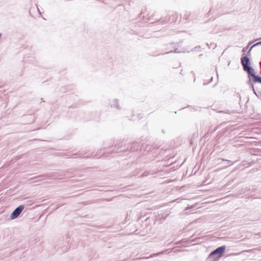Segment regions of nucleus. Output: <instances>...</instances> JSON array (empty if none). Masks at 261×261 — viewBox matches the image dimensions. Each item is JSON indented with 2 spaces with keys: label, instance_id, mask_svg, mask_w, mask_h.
I'll list each match as a JSON object with an SVG mask.
<instances>
[{
  "label": "nucleus",
  "instance_id": "9b49d317",
  "mask_svg": "<svg viewBox=\"0 0 261 261\" xmlns=\"http://www.w3.org/2000/svg\"><path fill=\"white\" fill-rule=\"evenodd\" d=\"M247 48H248V46L245 47L243 48V50H242V51H243V52H245V51H246L247 50Z\"/></svg>",
  "mask_w": 261,
  "mask_h": 261
},
{
  "label": "nucleus",
  "instance_id": "423d86ee",
  "mask_svg": "<svg viewBox=\"0 0 261 261\" xmlns=\"http://www.w3.org/2000/svg\"><path fill=\"white\" fill-rule=\"evenodd\" d=\"M112 106H113L114 107L117 108V109L119 108H118V102L117 100H114V103L112 105Z\"/></svg>",
  "mask_w": 261,
  "mask_h": 261
},
{
  "label": "nucleus",
  "instance_id": "0eeeda50",
  "mask_svg": "<svg viewBox=\"0 0 261 261\" xmlns=\"http://www.w3.org/2000/svg\"><path fill=\"white\" fill-rule=\"evenodd\" d=\"M163 253V252H159V253H155V254H152L148 258L152 257L153 256H155L158 255L159 254H162Z\"/></svg>",
  "mask_w": 261,
  "mask_h": 261
},
{
  "label": "nucleus",
  "instance_id": "20e7f679",
  "mask_svg": "<svg viewBox=\"0 0 261 261\" xmlns=\"http://www.w3.org/2000/svg\"><path fill=\"white\" fill-rule=\"evenodd\" d=\"M245 71H247L248 73L252 77H253L255 73L254 72V69L251 67L248 66V67H246L245 69H244Z\"/></svg>",
  "mask_w": 261,
  "mask_h": 261
},
{
  "label": "nucleus",
  "instance_id": "9d476101",
  "mask_svg": "<svg viewBox=\"0 0 261 261\" xmlns=\"http://www.w3.org/2000/svg\"><path fill=\"white\" fill-rule=\"evenodd\" d=\"M252 48L253 47H252V46H251V48H250V49L249 50V51L247 53V55H248V56L250 55V51H251V50L252 49Z\"/></svg>",
  "mask_w": 261,
  "mask_h": 261
},
{
  "label": "nucleus",
  "instance_id": "f03ea898",
  "mask_svg": "<svg viewBox=\"0 0 261 261\" xmlns=\"http://www.w3.org/2000/svg\"><path fill=\"white\" fill-rule=\"evenodd\" d=\"M225 248V246H222L217 248L211 253L209 255V258L212 257L213 255L216 254H218V256L217 257V258L220 257L222 256V253L224 252Z\"/></svg>",
  "mask_w": 261,
  "mask_h": 261
},
{
  "label": "nucleus",
  "instance_id": "6e6552de",
  "mask_svg": "<svg viewBox=\"0 0 261 261\" xmlns=\"http://www.w3.org/2000/svg\"><path fill=\"white\" fill-rule=\"evenodd\" d=\"M251 84V88H252V90H253V93H254L256 96H257V93H256V91H255V89H254V86H253V85L252 84Z\"/></svg>",
  "mask_w": 261,
  "mask_h": 261
},
{
  "label": "nucleus",
  "instance_id": "7ed1b4c3",
  "mask_svg": "<svg viewBox=\"0 0 261 261\" xmlns=\"http://www.w3.org/2000/svg\"><path fill=\"white\" fill-rule=\"evenodd\" d=\"M241 61L244 69H245L246 67L250 66V60L247 56L242 57L241 59Z\"/></svg>",
  "mask_w": 261,
  "mask_h": 261
},
{
  "label": "nucleus",
  "instance_id": "f257e3e1",
  "mask_svg": "<svg viewBox=\"0 0 261 261\" xmlns=\"http://www.w3.org/2000/svg\"><path fill=\"white\" fill-rule=\"evenodd\" d=\"M24 207L23 205H20L16 207L11 213L10 215V219L13 220L17 218L24 209Z\"/></svg>",
  "mask_w": 261,
  "mask_h": 261
},
{
  "label": "nucleus",
  "instance_id": "39448f33",
  "mask_svg": "<svg viewBox=\"0 0 261 261\" xmlns=\"http://www.w3.org/2000/svg\"><path fill=\"white\" fill-rule=\"evenodd\" d=\"M253 82L254 83H261V76L258 75H256V74L253 76Z\"/></svg>",
  "mask_w": 261,
  "mask_h": 261
},
{
  "label": "nucleus",
  "instance_id": "ddd939ff",
  "mask_svg": "<svg viewBox=\"0 0 261 261\" xmlns=\"http://www.w3.org/2000/svg\"><path fill=\"white\" fill-rule=\"evenodd\" d=\"M162 132H163V133H165V132H164V130H162Z\"/></svg>",
  "mask_w": 261,
  "mask_h": 261
},
{
  "label": "nucleus",
  "instance_id": "1a4fd4ad",
  "mask_svg": "<svg viewBox=\"0 0 261 261\" xmlns=\"http://www.w3.org/2000/svg\"><path fill=\"white\" fill-rule=\"evenodd\" d=\"M261 45V41L258 42L257 43H256L253 46H252V47H253L256 46H258V45Z\"/></svg>",
  "mask_w": 261,
  "mask_h": 261
},
{
  "label": "nucleus",
  "instance_id": "f8f14e48",
  "mask_svg": "<svg viewBox=\"0 0 261 261\" xmlns=\"http://www.w3.org/2000/svg\"><path fill=\"white\" fill-rule=\"evenodd\" d=\"M221 160H222V161H226V162H230V161H229V160H225V159H221Z\"/></svg>",
  "mask_w": 261,
  "mask_h": 261
}]
</instances>
